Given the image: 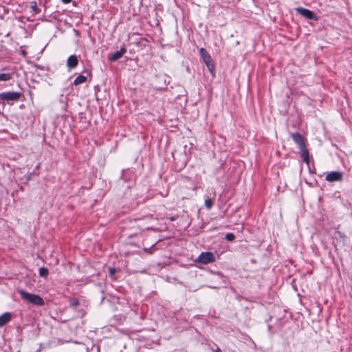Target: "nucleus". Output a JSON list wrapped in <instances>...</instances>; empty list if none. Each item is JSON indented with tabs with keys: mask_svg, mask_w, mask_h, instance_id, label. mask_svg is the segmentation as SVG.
Returning a JSON list of instances; mask_svg holds the SVG:
<instances>
[{
	"mask_svg": "<svg viewBox=\"0 0 352 352\" xmlns=\"http://www.w3.org/2000/svg\"><path fill=\"white\" fill-rule=\"evenodd\" d=\"M19 294L24 300L34 305L43 306L45 304L44 300L37 294H30L23 290H20Z\"/></svg>",
	"mask_w": 352,
	"mask_h": 352,
	"instance_id": "obj_1",
	"label": "nucleus"
},
{
	"mask_svg": "<svg viewBox=\"0 0 352 352\" xmlns=\"http://www.w3.org/2000/svg\"><path fill=\"white\" fill-rule=\"evenodd\" d=\"M199 54L201 59L206 65L209 72L213 74L215 69V67L211 56L209 54L208 51L204 47H201L199 49Z\"/></svg>",
	"mask_w": 352,
	"mask_h": 352,
	"instance_id": "obj_2",
	"label": "nucleus"
},
{
	"mask_svg": "<svg viewBox=\"0 0 352 352\" xmlns=\"http://www.w3.org/2000/svg\"><path fill=\"white\" fill-rule=\"evenodd\" d=\"M22 94L21 92L16 91H6L0 94V100L4 102H6L8 104H12L14 102L18 101Z\"/></svg>",
	"mask_w": 352,
	"mask_h": 352,
	"instance_id": "obj_3",
	"label": "nucleus"
},
{
	"mask_svg": "<svg viewBox=\"0 0 352 352\" xmlns=\"http://www.w3.org/2000/svg\"><path fill=\"white\" fill-rule=\"evenodd\" d=\"M214 261L215 256L214 254L210 252H201L196 259V262L203 265L212 263Z\"/></svg>",
	"mask_w": 352,
	"mask_h": 352,
	"instance_id": "obj_4",
	"label": "nucleus"
},
{
	"mask_svg": "<svg viewBox=\"0 0 352 352\" xmlns=\"http://www.w3.org/2000/svg\"><path fill=\"white\" fill-rule=\"evenodd\" d=\"M297 13L300 14L306 19L316 21L318 19L316 15L313 11L303 8H297L296 9Z\"/></svg>",
	"mask_w": 352,
	"mask_h": 352,
	"instance_id": "obj_5",
	"label": "nucleus"
},
{
	"mask_svg": "<svg viewBox=\"0 0 352 352\" xmlns=\"http://www.w3.org/2000/svg\"><path fill=\"white\" fill-rule=\"evenodd\" d=\"M343 178L342 173L340 171H332L328 173L326 176V180L330 182H340Z\"/></svg>",
	"mask_w": 352,
	"mask_h": 352,
	"instance_id": "obj_6",
	"label": "nucleus"
},
{
	"mask_svg": "<svg viewBox=\"0 0 352 352\" xmlns=\"http://www.w3.org/2000/svg\"><path fill=\"white\" fill-rule=\"evenodd\" d=\"M292 138L294 142L298 145L299 149L306 146L305 142L302 136L299 133H294L292 134Z\"/></svg>",
	"mask_w": 352,
	"mask_h": 352,
	"instance_id": "obj_7",
	"label": "nucleus"
},
{
	"mask_svg": "<svg viewBox=\"0 0 352 352\" xmlns=\"http://www.w3.org/2000/svg\"><path fill=\"white\" fill-rule=\"evenodd\" d=\"M126 49L124 47H122L119 51L113 53L111 56H109V60L113 62L116 61L120 59L123 54L126 53Z\"/></svg>",
	"mask_w": 352,
	"mask_h": 352,
	"instance_id": "obj_8",
	"label": "nucleus"
},
{
	"mask_svg": "<svg viewBox=\"0 0 352 352\" xmlns=\"http://www.w3.org/2000/svg\"><path fill=\"white\" fill-rule=\"evenodd\" d=\"M78 63V59L77 56L76 55H71L67 60V67L69 69H74L75 68Z\"/></svg>",
	"mask_w": 352,
	"mask_h": 352,
	"instance_id": "obj_9",
	"label": "nucleus"
},
{
	"mask_svg": "<svg viewBox=\"0 0 352 352\" xmlns=\"http://www.w3.org/2000/svg\"><path fill=\"white\" fill-rule=\"evenodd\" d=\"M12 319V314L10 312H6L0 316V327L6 325Z\"/></svg>",
	"mask_w": 352,
	"mask_h": 352,
	"instance_id": "obj_10",
	"label": "nucleus"
},
{
	"mask_svg": "<svg viewBox=\"0 0 352 352\" xmlns=\"http://www.w3.org/2000/svg\"><path fill=\"white\" fill-rule=\"evenodd\" d=\"M300 156H301L303 162H305V163H307L308 164L309 162V151L307 150V147L305 146L303 148H300Z\"/></svg>",
	"mask_w": 352,
	"mask_h": 352,
	"instance_id": "obj_11",
	"label": "nucleus"
},
{
	"mask_svg": "<svg viewBox=\"0 0 352 352\" xmlns=\"http://www.w3.org/2000/svg\"><path fill=\"white\" fill-rule=\"evenodd\" d=\"M87 81V77L83 76V75H79L78 76L74 81V85H78L80 84H82L84 82H85Z\"/></svg>",
	"mask_w": 352,
	"mask_h": 352,
	"instance_id": "obj_12",
	"label": "nucleus"
},
{
	"mask_svg": "<svg viewBox=\"0 0 352 352\" xmlns=\"http://www.w3.org/2000/svg\"><path fill=\"white\" fill-rule=\"evenodd\" d=\"M12 73L0 74V81H8L12 79Z\"/></svg>",
	"mask_w": 352,
	"mask_h": 352,
	"instance_id": "obj_13",
	"label": "nucleus"
},
{
	"mask_svg": "<svg viewBox=\"0 0 352 352\" xmlns=\"http://www.w3.org/2000/svg\"><path fill=\"white\" fill-rule=\"evenodd\" d=\"M49 274V271L46 267H42L39 269V276L46 278Z\"/></svg>",
	"mask_w": 352,
	"mask_h": 352,
	"instance_id": "obj_14",
	"label": "nucleus"
},
{
	"mask_svg": "<svg viewBox=\"0 0 352 352\" xmlns=\"http://www.w3.org/2000/svg\"><path fill=\"white\" fill-rule=\"evenodd\" d=\"M71 307L76 308L79 305V300L77 298H72L69 300Z\"/></svg>",
	"mask_w": 352,
	"mask_h": 352,
	"instance_id": "obj_15",
	"label": "nucleus"
},
{
	"mask_svg": "<svg viewBox=\"0 0 352 352\" xmlns=\"http://www.w3.org/2000/svg\"><path fill=\"white\" fill-rule=\"evenodd\" d=\"M213 206V201L210 198H207L205 200V206L207 209L210 210Z\"/></svg>",
	"mask_w": 352,
	"mask_h": 352,
	"instance_id": "obj_16",
	"label": "nucleus"
},
{
	"mask_svg": "<svg viewBox=\"0 0 352 352\" xmlns=\"http://www.w3.org/2000/svg\"><path fill=\"white\" fill-rule=\"evenodd\" d=\"M225 238L228 241H233L234 239L235 236L232 233H227Z\"/></svg>",
	"mask_w": 352,
	"mask_h": 352,
	"instance_id": "obj_17",
	"label": "nucleus"
},
{
	"mask_svg": "<svg viewBox=\"0 0 352 352\" xmlns=\"http://www.w3.org/2000/svg\"><path fill=\"white\" fill-rule=\"evenodd\" d=\"M31 9L32 11H34L35 13L39 12V10L37 7L36 3L34 2V4L31 6Z\"/></svg>",
	"mask_w": 352,
	"mask_h": 352,
	"instance_id": "obj_18",
	"label": "nucleus"
},
{
	"mask_svg": "<svg viewBox=\"0 0 352 352\" xmlns=\"http://www.w3.org/2000/svg\"><path fill=\"white\" fill-rule=\"evenodd\" d=\"M116 272H117L116 269L109 268V276L113 278L114 274L116 273Z\"/></svg>",
	"mask_w": 352,
	"mask_h": 352,
	"instance_id": "obj_19",
	"label": "nucleus"
},
{
	"mask_svg": "<svg viewBox=\"0 0 352 352\" xmlns=\"http://www.w3.org/2000/svg\"><path fill=\"white\" fill-rule=\"evenodd\" d=\"M64 3H69L72 0H61Z\"/></svg>",
	"mask_w": 352,
	"mask_h": 352,
	"instance_id": "obj_20",
	"label": "nucleus"
},
{
	"mask_svg": "<svg viewBox=\"0 0 352 352\" xmlns=\"http://www.w3.org/2000/svg\"><path fill=\"white\" fill-rule=\"evenodd\" d=\"M170 221H175L176 219L175 217H172L170 218Z\"/></svg>",
	"mask_w": 352,
	"mask_h": 352,
	"instance_id": "obj_21",
	"label": "nucleus"
},
{
	"mask_svg": "<svg viewBox=\"0 0 352 352\" xmlns=\"http://www.w3.org/2000/svg\"><path fill=\"white\" fill-rule=\"evenodd\" d=\"M215 352H221L219 348H217Z\"/></svg>",
	"mask_w": 352,
	"mask_h": 352,
	"instance_id": "obj_22",
	"label": "nucleus"
}]
</instances>
